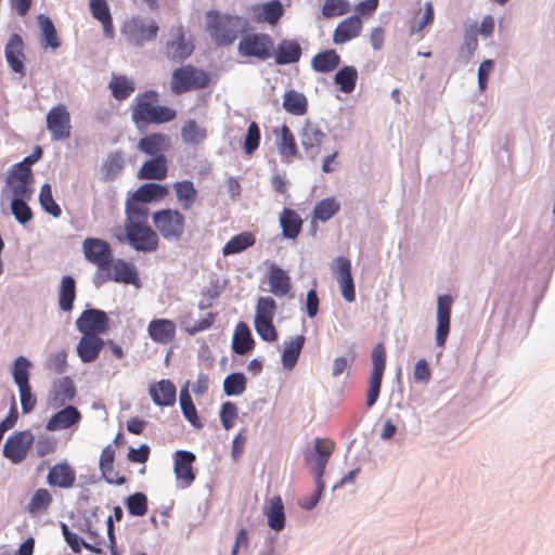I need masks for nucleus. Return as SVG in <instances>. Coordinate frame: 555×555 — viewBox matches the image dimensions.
I'll use <instances>...</instances> for the list:
<instances>
[{
	"label": "nucleus",
	"instance_id": "nucleus-1",
	"mask_svg": "<svg viewBox=\"0 0 555 555\" xmlns=\"http://www.w3.org/2000/svg\"><path fill=\"white\" fill-rule=\"evenodd\" d=\"M124 228H116L113 236L119 244H127L133 250L150 254L157 250L159 236L149 224L150 210L144 203L131 194L126 199Z\"/></svg>",
	"mask_w": 555,
	"mask_h": 555
},
{
	"label": "nucleus",
	"instance_id": "nucleus-2",
	"mask_svg": "<svg viewBox=\"0 0 555 555\" xmlns=\"http://www.w3.org/2000/svg\"><path fill=\"white\" fill-rule=\"evenodd\" d=\"M131 120L139 133H145L151 125H163L177 117V111L170 106L159 104L157 90L147 89L139 93L130 106Z\"/></svg>",
	"mask_w": 555,
	"mask_h": 555
},
{
	"label": "nucleus",
	"instance_id": "nucleus-3",
	"mask_svg": "<svg viewBox=\"0 0 555 555\" xmlns=\"http://www.w3.org/2000/svg\"><path fill=\"white\" fill-rule=\"evenodd\" d=\"M544 284L542 291L531 300V309L525 308L522 297H513L508 305L504 308L501 319V338L517 339L527 335L534 318L535 310L544 296L546 288Z\"/></svg>",
	"mask_w": 555,
	"mask_h": 555
},
{
	"label": "nucleus",
	"instance_id": "nucleus-4",
	"mask_svg": "<svg viewBox=\"0 0 555 555\" xmlns=\"http://www.w3.org/2000/svg\"><path fill=\"white\" fill-rule=\"evenodd\" d=\"M248 21L240 15L221 13L211 9L206 12V30L218 47H228L241 37V28L248 27Z\"/></svg>",
	"mask_w": 555,
	"mask_h": 555
},
{
	"label": "nucleus",
	"instance_id": "nucleus-5",
	"mask_svg": "<svg viewBox=\"0 0 555 555\" xmlns=\"http://www.w3.org/2000/svg\"><path fill=\"white\" fill-rule=\"evenodd\" d=\"M34 194V186L27 184L4 183L1 189L0 202L10 201V210L15 221L25 227L34 219V212L28 202Z\"/></svg>",
	"mask_w": 555,
	"mask_h": 555
},
{
	"label": "nucleus",
	"instance_id": "nucleus-6",
	"mask_svg": "<svg viewBox=\"0 0 555 555\" xmlns=\"http://www.w3.org/2000/svg\"><path fill=\"white\" fill-rule=\"evenodd\" d=\"M237 53L242 57L266 62L273 55V38L267 33L250 31L249 26L241 28Z\"/></svg>",
	"mask_w": 555,
	"mask_h": 555
},
{
	"label": "nucleus",
	"instance_id": "nucleus-7",
	"mask_svg": "<svg viewBox=\"0 0 555 555\" xmlns=\"http://www.w3.org/2000/svg\"><path fill=\"white\" fill-rule=\"evenodd\" d=\"M210 74L192 64L181 65L172 70L170 90L179 95L190 91L202 90L209 86Z\"/></svg>",
	"mask_w": 555,
	"mask_h": 555
},
{
	"label": "nucleus",
	"instance_id": "nucleus-8",
	"mask_svg": "<svg viewBox=\"0 0 555 555\" xmlns=\"http://www.w3.org/2000/svg\"><path fill=\"white\" fill-rule=\"evenodd\" d=\"M185 216L177 208H162L152 214V221L159 235L168 242L180 241L185 229Z\"/></svg>",
	"mask_w": 555,
	"mask_h": 555
},
{
	"label": "nucleus",
	"instance_id": "nucleus-9",
	"mask_svg": "<svg viewBox=\"0 0 555 555\" xmlns=\"http://www.w3.org/2000/svg\"><path fill=\"white\" fill-rule=\"evenodd\" d=\"M35 442V436L30 429L14 431L10 435L2 448V455L12 464L24 462Z\"/></svg>",
	"mask_w": 555,
	"mask_h": 555
},
{
	"label": "nucleus",
	"instance_id": "nucleus-10",
	"mask_svg": "<svg viewBox=\"0 0 555 555\" xmlns=\"http://www.w3.org/2000/svg\"><path fill=\"white\" fill-rule=\"evenodd\" d=\"M158 30L159 26L154 20L145 23L139 16L130 18L121 27V34L134 47H142L145 42L154 40L158 35Z\"/></svg>",
	"mask_w": 555,
	"mask_h": 555
},
{
	"label": "nucleus",
	"instance_id": "nucleus-11",
	"mask_svg": "<svg viewBox=\"0 0 555 555\" xmlns=\"http://www.w3.org/2000/svg\"><path fill=\"white\" fill-rule=\"evenodd\" d=\"M43 156V149L35 145L33 152L25 156L21 162L12 165L4 178V183H16L33 185L35 182L33 166Z\"/></svg>",
	"mask_w": 555,
	"mask_h": 555
},
{
	"label": "nucleus",
	"instance_id": "nucleus-12",
	"mask_svg": "<svg viewBox=\"0 0 555 555\" xmlns=\"http://www.w3.org/2000/svg\"><path fill=\"white\" fill-rule=\"evenodd\" d=\"M453 298L450 294H441L437 297L435 344L438 348H444L451 332V314Z\"/></svg>",
	"mask_w": 555,
	"mask_h": 555
},
{
	"label": "nucleus",
	"instance_id": "nucleus-13",
	"mask_svg": "<svg viewBox=\"0 0 555 555\" xmlns=\"http://www.w3.org/2000/svg\"><path fill=\"white\" fill-rule=\"evenodd\" d=\"M76 328L82 335L107 334L109 331L108 315L104 310L87 305L76 320Z\"/></svg>",
	"mask_w": 555,
	"mask_h": 555
},
{
	"label": "nucleus",
	"instance_id": "nucleus-14",
	"mask_svg": "<svg viewBox=\"0 0 555 555\" xmlns=\"http://www.w3.org/2000/svg\"><path fill=\"white\" fill-rule=\"evenodd\" d=\"M46 125L53 141H64L70 137V115L63 103L51 107L46 116Z\"/></svg>",
	"mask_w": 555,
	"mask_h": 555
},
{
	"label": "nucleus",
	"instance_id": "nucleus-15",
	"mask_svg": "<svg viewBox=\"0 0 555 555\" xmlns=\"http://www.w3.org/2000/svg\"><path fill=\"white\" fill-rule=\"evenodd\" d=\"M196 455L189 450H177L173 453V473L178 487L185 489L196 479L197 470L194 468Z\"/></svg>",
	"mask_w": 555,
	"mask_h": 555
},
{
	"label": "nucleus",
	"instance_id": "nucleus-16",
	"mask_svg": "<svg viewBox=\"0 0 555 555\" xmlns=\"http://www.w3.org/2000/svg\"><path fill=\"white\" fill-rule=\"evenodd\" d=\"M82 253L88 262L98 267H104L114 260L111 244L100 237H86L82 241Z\"/></svg>",
	"mask_w": 555,
	"mask_h": 555
},
{
	"label": "nucleus",
	"instance_id": "nucleus-17",
	"mask_svg": "<svg viewBox=\"0 0 555 555\" xmlns=\"http://www.w3.org/2000/svg\"><path fill=\"white\" fill-rule=\"evenodd\" d=\"M249 13L250 20L256 24L275 26L285 14V7L281 0H268L253 4Z\"/></svg>",
	"mask_w": 555,
	"mask_h": 555
},
{
	"label": "nucleus",
	"instance_id": "nucleus-18",
	"mask_svg": "<svg viewBox=\"0 0 555 555\" xmlns=\"http://www.w3.org/2000/svg\"><path fill=\"white\" fill-rule=\"evenodd\" d=\"M25 42L23 37L17 33H12L4 46V57L8 67L20 76L26 75L25 66Z\"/></svg>",
	"mask_w": 555,
	"mask_h": 555
},
{
	"label": "nucleus",
	"instance_id": "nucleus-19",
	"mask_svg": "<svg viewBox=\"0 0 555 555\" xmlns=\"http://www.w3.org/2000/svg\"><path fill=\"white\" fill-rule=\"evenodd\" d=\"M333 450L334 443L331 440L315 438L313 444L304 451L305 463L311 465V472L325 470Z\"/></svg>",
	"mask_w": 555,
	"mask_h": 555
},
{
	"label": "nucleus",
	"instance_id": "nucleus-20",
	"mask_svg": "<svg viewBox=\"0 0 555 555\" xmlns=\"http://www.w3.org/2000/svg\"><path fill=\"white\" fill-rule=\"evenodd\" d=\"M139 139L137 149L149 157L166 156V152L171 146L170 137L163 132L142 133Z\"/></svg>",
	"mask_w": 555,
	"mask_h": 555
},
{
	"label": "nucleus",
	"instance_id": "nucleus-21",
	"mask_svg": "<svg viewBox=\"0 0 555 555\" xmlns=\"http://www.w3.org/2000/svg\"><path fill=\"white\" fill-rule=\"evenodd\" d=\"M166 47L169 49L168 57L176 63H183L195 50L193 40L185 37V30L182 25L176 29L172 39L167 41Z\"/></svg>",
	"mask_w": 555,
	"mask_h": 555
},
{
	"label": "nucleus",
	"instance_id": "nucleus-22",
	"mask_svg": "<svg viewBox=\"0 0 555 555\" xmlns=\"http://www.w3.org/2000/svg\"><path fill=\"white\" fill-rule=\"evenodd\" d=\"M302 56V48L296 39H282L276 46L273 42V55L271 59L274 60L278 66H287L296 64Z\"/></svg>",
	"mask_w": 555,
	"mask_h": 555
},
{
	"label": "nucleus",
	"instance_id": "nucleus-23",
	"mask_svg": "<svg viewBox=\"0 0 555 555\" xmlns=\"http://www.w3.org/2000/svg\"><path fill=\"white\" fill-rule=\"evenodd\" d=\"M300 143L306 156L314 160L321 151V143L325 138V133L320 127L310 120H307L299 133Z\"/></svg>",
	"mask_w": 555,
	"mask_h": 555
},
{
	"label": "nucleus",
	"instance_id": "nucleus-24",
	"mask_svg": "<svg viewBox=\"0 0 555 555\" xmlns=\"http://www.w3.org/2000/svg\"><path fill=\"white\" fill-rule=\"evenodd\" d=\"M335 261L340 294L347 302H353L357 294L351 272V261L345 256L336 257Z\"/></svg>",
	"mask_w": 555,
	"mask_h": 555
},
{
	"label": "nucleus",
	"instance_id": "nucleus-25",
	"mask_svg": "<svg viewBox=\"0 0 555 555\" xmlns=\"http://www.w3.org/2000/svg\"><path fill=\"white\" fill-rule=\"evenodd\" d=\"M75 481L76 470L66 460L52 465L46 479L48 486L60 489H70Z\"/></svg>",
	"mask_w": 555,
	"mask_h": 555
},
{
	"label": "nucleus",
	"instance_id": "nucleus-26",
	"mask_svg": "<svg viewBox=\"0 0 555 555\" xmlns=\"http://www.w3.org/2000/svg\"><path fill=\"white\" fill-rule=\"evenodd\" d=\"M81 417L82 415L77 406L73 404L63 405L59 411L50 416L44 428L48 431L68 429L74 425H78Z\"/></svg>",
	"mask_w": 555,
	"mask_h": 555
},
{
	"label": "nucleus",
	"instance_id": "nucleus-27",
	"mask_svg": "<svg viewBox=\"0 0 555 555\" xmlns=\"http://www.w3.org/2000/svg\"><path fill=\"white\" fill-rule=\"evenodd\" d=\"M111 262L113 282L132 285L135 288L142 287L139 270L133 262L122 258L114 259Z\"/></svg>",
	"mask_w": 555,
	"mask_h": 555
},
{
	"label": "nucleus",
	"instance_id": "nucleus-28",
	"mask_svg": "<svg viewBox=\"0 0 555 555\" xmlns=\"http://www.w3.org/2000/svg\"><path fill=\"white\" fill-rule=\"evenodd\" d=\"M77 396V387L70 376H63L53 383L49 395V404L53 408L66 405L67 401H72Z\"/></svg>",
	"mask_w": 555,
	"mask_h": 555
},
{
	"label": "nucleus",
	"instance_id": "nucleus-29",
	"mask_svg": "<svg viewBox=\"0 0 555 555\" xmlns=\"http://www.w3.org/2000/svg\"><path fill=\"white\" fill-rule=\"evenodd\" d=\"M149 395L157 406H172L177 401V387L172 380L163 378L149 385Z\"/></svg>",
	"mask_w": 555,
	"mask_h": 555
},
{
	"label": "nucleus",
	"instance_id": "nucleus-30",
	"mask_svg": "<svg viewBox=\"0 0 555 555\" xmlns=\"http://www.w3.org/2000/svg\"><path fill=\"white\" fill-rule=\"evenodd\" d=\"M363 23L358 15H350L339 22L333 31V43L345 44L361 35Z\"/></svg>",
	"mask_w": 555,
	"mask_h": 555
},
{
	"label": "nucleus",
	"instance_id": "nucleus-31",
	"mask_svg": "<svg viewBox=\"0 0 555 555\" xmlns=\"http://www.w3.org/2000/svg\"><path fill=\"white\" fill-rule=\"evenodd\" d=\"M168 175L167 156L150 157L144 160L137 172L139 180L160 181Z\"/></svg>",
	"mask_w": 555,
	"mask_h": 555
},
{
	"label": "nucleus",
	"instance_id": "nucleus-32",
	"mask_svg": "<svg viewBox=\"0 0 555 555\" xmlns=\"http://www.w3.org/2000/svg\"><path fill=\"white\" fill-rule=\"evenodd\" d=\"M104 347L105 339L101 336L95 334L82 335L77 344L76 351L82 363H92L99 358Z\"/></svg>",
	"mask_w": 555,
	"mask_h": 555
},
{
	"label": "nucleus",
	"instance_id": "nucleus-33",
	"mask_svg": "<svg viewBox=\"0 0 555 555\" xmlns=\"http://www.w3.org/2000/svg\"><path fill=\"white\" fill-rule=\"evenodd\" d=\"M255 344L249 325L244 321H240L235 325L232 336V352L238 356H245L254 350Z\"/></svg>",
	"mask_w": 555,
	"mask_h": 555
},
{
	"label": "nucleus",
	"instance_id": "nucleus-34",
	"mask_svg": "<svg viewBox=\"0 0 555 555\" xmlns=\"http://www.w3.org/2000/svg\"><path fill=\"white\" fill-rule=\"evenodd\" d=\"M37 23L40 30L41 47L44 50L56 51L61 47L62 41L52 18L47 14L40 13L37 15Z\"/></svg>",
	"mask_w": 555,
	"mask_h": 555
},
{
	"label": "nucleus",
	"instance_id": "nucleus-35",
	"mask_svg": "<svg viewBox=\"0 0 555 555\" xmlns=\"http://www.w3.org/2000/svg\"><path fill=\"white\" fill-rule=\"evenodd\" d=\"M305 344L306 336L304 334L284 340L281 353V362L284 370L292 371L297 365Z\"/></svg>",
	"mask_w": 555,
	"mask_h": 555
},
{
	"label": "nucleus",
	"instance_id": "nucleus-36",
	"mask_svg": "<svg viewBox=\"0 0 555 555\" xmlns=\"http://www.w3.org/2000/svg\"><path fill=\"white\" fill-rule=\"evenodd\" d=\"M77 297V283L76 279L70 274H65L61 278L59 292H57V304L59 309L63 312H72L74 304Z\"/></svg>",
	"mask_w": 555,
	"mask_h": 555
},
{
	"label": "nucleus",
	"instance_id": "nucleus-37",
	"mask_svg": "<svg viewBox=\"0 0 555 555\" xmlns=\"http://www.w3.org/2000/svg\"><path fill=\"white\" fill-rule=\"evenodd\" d=\"M115 454L116 451L112 444H107L106 447H104L99 460V469L101 472V478H103L106 483L122 486L127 481L126 476L115 473L116 478H111V474L113 473Z\"/></svg>",
	"mask_w": 555,
	"mask_h": 555
},
{
	"label": "nucleus",
	"instance_id": "nucleus-38",
	"mask_svg": "<svg viewBox=\"0 0 555 555\" xmlns=\"http://www.w3.org/2000/svg\"><path fill=\"white\" fill-rule=\"evenodd\" d=\"M270 292L275 296H285L292 288V279L286 270L272 262L268 270Z\"/></svg>",
	"mask_w": 555,
	"mask_h": 555
},
{
	"label": "nucleus",
	"instance_id": "nucleus-39",
	"mask_svg": "<svg viewBox=\"0 0 555 555\" xmlns=\"http://www.w3.org/2000/svg\"><path fill=\"white\" fill-rule=\"evenodd\" d=\"M263 514L267 517V524L271 530L278 533L285 528L286 517L284 502L280 495L273 496L268 505L263 506Z\"/></svg>",
	"mask_w": 555,
	"mask_h": 555
},
{
	"label": "nucleus",
	"instance_id": "nucleus-40",
	"mask_svg": "<svg viewBox=\"0 0 555 555\" xmlns=\"http://www.w3.org/2000/svg\"><path fill=\"white\" fill-rule=\"evenodd\" d=\"M169 194V189L166 184H160L154 181H147L138 186L131 193L134 199L144 204L158 203Z\"/></svg>",
	"mask_w": 555,
	"mask_h": 555
},
{
	"label": "nucleus",
	"instance_id": "nucleus-41",
	"mask_svg": "<svg viewBox=\"0 0 555 555\" xmlns=\"http://www.w3.org/2000/svg\"><path fill=\"white\" fill-rule=\"evenodd\" d=\"M176 323L169 319H153L147 325L150 338L157 344H168L176 335Z\"/></svg>",
	"mask_w": 555,
	"mask_h": 555
},
{
	"label": "nucleus",
	"instance_id": "nucleus-42",
	"mask_svg": "<svg viewBox=\"0 0 555 555\" xmlns=\"http://www.w3.org/2000/svg\"><path fill=\"white\" fill-rule=\"evenodd\" d=\"M341 63V57L335 49L328 48L312 56L310 65L318 74H328L336 70Z\"/></svg>",
	"mask_w": 555,
	"mask_h": 555
},
{
	"label": "nucleus",
	"instance_id": "nucleus-43",
	"mask_svg": "<svg viewBox=\"0 0 555 555\" xmlns=\"http://www.w3.org/2000/svg\"><path fill=\"white\" fill-rule=\"evenodd\" d=\"M282 235L287 240H296L302 230V219L299 214L289 207H284L279 218Z\"/></svg>",
	"mask_w": 555,
	"mask_h": 555
},
{
	"label": "nucleus",
	"instance_id": "nucleus-44",
	"mask_svg": "<svg viewBox=\"0 0 555 555\" xmlns=\"http://www.w3.org/2000/svg\"><path fill=\"white\" fill-rule=\"evenodd\" d=\"M179 404L183 417L195 429H202L204 423L198 416L197 409L189 390V380L180 388Z\"/></svg>",
	"mask_w": 555,
	"mask_h": 555
},
{
	"label": "nucleus",
	"instance_id": "nucleus-45",
	"mask_svg": "<svg viewBox=\"0 0 555 555\" xmlns=\"http://www.w3.org/2000/svg\"><path fill=\"white\" fill-rule=\"evenodd\" d=\"M273 133L279 137L276 147L282 157H301L295 137L288 126L283 125L280 128H274Z\"/></svg>",
	"mask_w": 555,
	"mask_h": 555
},
{
	"label": "nucleus",
	"instance_id": "nucleus-46",
	"mask_svg": "<svg viewBox=\"0 0 555 555\" xmlns=\"http://www.w3.org/2000/svg\"><path fill=\"white\" fill-rule=\"evenodd\" d=\"M282 107L291 115L302 116L308 112V99L304 93L288 89L283 94Z\"/></svg>",
	"mask_w": 555,
	"mask_h": 555
},
{
	"label": "nucleus",
	"instance_id": "nucleus-47",
	"mask_svg": "<svg viewBox=\"0 0 555 555\" xmlns=\"http://www.w3.org/2000/svg\"><path fill=\"white\" fill-rule=\"evenodd\" d=\"M358 77V69L353 65H343L336 69L333 80L340 92L349 94L356 89Z\"/></svg>",
	"mask_w": 555,
	"mask_h": 555
},
{
	"label": "nucleus",
	"instance_id": "nucleus-48",
	"mask_svg": "<svg viewBox=\"0 0 555 555\" xmlns=\"http://www.w3.org/2000/svg\"><path fill=\"white\" fill-rule=\"evenodd\" d=\"M177 201L183 210H189L197 199L198 191L192 180L176 181L172 184Z\"/></svg>",
	"mask_w": 555,
	"mask_h": 555
},
{
	"label": "nucleus",
	"instance_id": "nucleus-49",
	"mask_svg": "<svg viewBox=\"0 0 555 555\" xmlns=\"http://www.w3.org/2000/svg\"><path fill=\"white\" fill-rule=\"evenodd\" d=\"M340 210V203L334 196H327L314 204L311 212V219L320 222H327Z\"/></svg>",
	"mask_w": 555,
	"mask_h": 555
},
{
	"label": "nucleus",
	"instance_id": "nucleus-50",
	"mask_svg": "<svg viewBox=\"0 0 555 555\" xmlns=\"http://www.w3.org/2000/svg\"><path fill=\"white\" fill-rule=\"evenodd\" d=\"M256 243L255 235L249 231H244L238 234L233 235L223 246L222 254L224 257L237 255L249 247L254 246Z\"/></svg>",
	"mask_w": 555,
	"mask_h": 555
},
{
	"label": "nucleus",
	"instance_id": "nucleus-51",
	"mask_svg": "<svg viewBox=\"0 0 555 555\" xmlns=\"http://www.w3.org/2000/svg\"><path fill=\"white\" fill-rule=\"evenodd\" d=\"M31 361L25 356H17L11 364V375L16 387L30 385Z\"/></svg>",
	"mask_w": 555,
	"mask_h": 555
},
{
	"label": "nucleus",
	"instance_id": "nucleus-52",
	"mask_svg": "<svg viewBox=\"0 0 555 555\" xmlns=\"http://www.w3.org/2000/svg\"><path fill=\"white\" fill-rule=\"evenodd\" d=\"M112 96L117 101H125L135 90V83L131 78L124 75H113L108 82Z\"/></svg>",
	"mask_w": 555,
	"mask_h": 555
},
{
	"label": "nucleus",
	"instance_id": "nucleus-53",
	"mask_svg": "<svg viewBox=\"0 0 555 555\" xmlns=\"http://www.w3.org/2000/svg\"><path fill=\"white\" fill-rule=\"evenodd\" d=\"M125 167V159L122 151H115L111 153L107 159L102 165L101 180L104 182L113 181Z\"/></svg>",
	"mask_w": 555,
	"mask_h": 555
},
{
	"label": "nucleus",
	"instance_id": "nucleus-54",
	"mask_svg": "<svg viewBox=\"0 0 555 555\" xmlns=\"http://www.w3.org/2000/svg\"><path fill=\"white\" fill-rule=\"evenodd\" d=\"M247 383L248 379L243 372H232L223 379V393L227 397H238L245 392Z\"/></svg>",
	"mask_w": 555,
	"mask_h": 555
},
{
	"label": "nucleus",
	"instance_id": "nucleus-55",
	"mask_svg": "<svg viewBox=\"0 0 555 555\" xmlns=\"http://www.w3.org/2000/svg\"><path fill=\"white\" fill-rule=\"evenodd\" d=\"M124 505L132 517H142L149 511V499L144 492L137 491L124 499Z\"/></svg>",
	"mask_w": 555,
	"mask_h": 555
},
{
	"label": "nucleus",
	"instance_id": "nucleus-56",
	"mask_svg": "<svg viewBox=\"0 0 555 555\" xmlns=\"http://www.w3.org/2000/svg\"><path fill=\"white\" fill-rule=\"evenodd\" d=\"M38 201L41 206V209L46 214L52 216L53 218L61 217L62 208L53 197L52 186L50 183L46 182L41 185Z\"/></svg>",
	"mask_w": 555,
	"mask_h": 555
},
{
	"label": "nucleus",
	"instance_id": "nucleus-57",
	"mask_svg": "<svg viewBox=\"0 0 555 555\" xmlns=\"http://www.w3.org/2000/svg\"><path fill=\"white\" fill-rule=\"evenodd\" d=\"M207 137L206 129L201 127L195 119H189L181 128L183 142L196 145Z\"/></svg>",
	"mask_w": 555,
	"mask_h": 555
},
{
	"label": "nucleus",
	"instance_id": "nucleus-58",
	"mask_svg": "<svg viewBox=\"0 0 555 555\" xmlns=\"http://www.w3.org/2000/svg\"><path fill=\"white\" fill-rule=\"evenodd\" d=\"M384 373L385 372L383 371H371L365 398V405L367 409L373 408L379 398Z\"/></svg>",
	"mask_w": 555,
	"mask_h": 555
},
{
	"label": "nucleus",
	"instance_id": "nucleus-59",
	"mask_svg": "<svg viewBox=\"0 0 555 555\" xmlns=\"http://www.w3.org/2000/svg\"><path fill=\"white\" fill-rule=\"evenodd\" d=\"M276 309V301L272 297L260 296L256 304L254 320L273 321Z\"/></svg>",
	"mask_w": 555,
	"mask_h": 555
},
{
	"label": "nucleus",
	"instance_id": "nucleus-60",
	"mask_svg": "<svg viewBox=\"0 0 555 555\" xmlns=\"http://www.w3.org/2000/svg\"><path fill=\"white\" fill-rule=\"evenodd\" d=\"M52 501L51 493L44 488H39L31 495L28 512L30 514H41L48 509Z\"/></svg>",
	"mask_w": 555,
	"mask_h": 555
},
{
	"label": "nucleus",
	"instance_id": "nucleus-61",
	"mask_svg": "<svg viewBox=\"0 0 555 555\" xmlns=\"http://www.w3.org/2000/svg\"><path fill=\"white\" fill-rule=\"evenodd\" d=\"M261 132L256 121H250L243 141V151L246 155H253L259 147Z\"/></svg>",
	"mask_w": 555,
	"mask_h": 555
},
{
	"label": "nucleus",
	"instance_id": "nucleus-62",
	"mask_svg": "<svg viewBox=\"0 0 555 555\" xmlns=\"http://www.w3.org/2000/svg\"><path fill=\"white\" fill-rule=\"evenodd\" d=\"M477 48H478L477 35L470 28L467 27L464 30L463 43L459 50L460 59H462L464 61V63L470 62Z\"/></svg>",
	"mask_w": 555,
	"mask_h": 555
},
{
	"label": "nucleus",
	"instance_id": "nucleus-63",
	"mask_svg": "<svg viewBox=\"0 0 555 555\" xmlns=\"http://www.w3.org/2000/svg\"><path fill=\"white\" fill-rule=\"evenodd\" d=\"M351 4L348 0H325L321 11L325 17L340 16L349 13Z\"/></svg>",
	"mask_w": 555,
	"mask_h": 555
},
{
	"label": "nucleus",
	"instance_id": "nucleus-64",
	"mask_svg": "<svg viewBox=\"0 0 555 555\" xmlns=\"http://www.w3.org/2000/svg\"><path fill=\"white\" fill-rule=\"evenodd\" d=\"M238 416V410L234 402L224 401L219 411V420L225 430H230Z\"/></svg>",
	"mask_w": 555,
	"mask_h": 555
}]
</instances>
